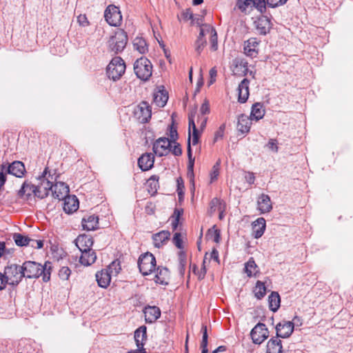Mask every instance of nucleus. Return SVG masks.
<instances>
[{
	"label": "nucleus",
	"mask_w": 353,
	"mask_h": 353,
	"mask_svg": "<svg viewBox=\"0 0 353 353\" xmlns=\"http://www.w3.org/2000/svg\"><path fill=\"white\" fill-rule=\"evenodd\" d=\"M76 246L80 251L91 250L93 245V240L92 236L87 234L79 235L74 241Z\"/></svg>",
	"instance_id": "nucleus-21"
},
{
	"label": "nucleus",
	"mask_w": 353,
	"mask_h": 353,
	"mask_svg": "<svg viewBox=\"0 0 353 353\" xmlns=\"http://www.w3.org/2000/svg\"><path fill=\"white\" fill-rule=\"evenodd\" d=\"M99 218L94 214L89 215L82 219V226L84 230H94L98 228Z\"/></svg>",
	"instance_id": "nucleus-34"
},
{
	"label": "nucleus",
	"mask_w": 353,
	"mask_h": 353,
	"mask_svg": "<svg viewBox=\"0 0 353 353\" xmlns=\"http://www.w3.org/2000/svg\"><path fill=\"white\" fill-rule=\"evenodd\" d=\"M170 142L175 143L176 139H178V133L176 128H174L172 125L170 126V138H168Z\"/></svg>",
	"instance_id": "nucleus-54"
},
{
	"label": "nucleus",
	"mask_w": 353,
	"mask_h": 353,
	"mask_svg": "<svg viewBox=\"0 0 353 353\" xmlns=\"http://www.w3.org/2000/svg\"><path fill=\"white\" fill-rule=\"evenodd\" d=\"M121 270V267L120 263L118 261H114L109 265L106 270L110 272V275L113 274L116 276L119 273Z\"/></svg>",
	"instance_id": "nucleus-43"
},
{
	"label": "nucleus",
	"mask_w": 353,
	"mask_h": 353,
	"mask_svg": "<svg viewBox=\"0 0 353 353\" xmlns=\"http://www.w3.org/2000/svg\"><path fill=\"white\" fill-rule=\"evenodd\" d=\"M282 344L279 337H272L267 343L266 353H282Z\"/></svg>",
	"instance_id": "nucleus-32"
},
{
	"label": "nucleus",
	"mask_w": 353,
	"mask_h": 353,
	"mask_svg": "<svg viewBox=\"0 0 353 353\" xmlns=\"http://www.w3.org/2000/svg\"><path fill=\"white\" fill-rule=\"evenodd\" d=\"M201 332H202V341L201 343V347L202 349L201 353H208V328L207 325H203L201 327Z\"/></svg>",
	"instance_id": "nucleus-41"
},
{
	"label": "nucleus",
	"mask_w": 353,
	"mask_h": 353,
	"mask_svg": "<svg viewBox=\"0 0 353 353\" xmlns=\"http://www.w3.org/2000/svg\"><path fill=\"white\" fill-rule=\"evenodd\" d=\"M201 26L205 32V34H212L214 33V32H216L215 28L209 24H201Z\"/></svg>",
	"instance_id": "nucleus-62"
},
{
	"label": "nucleus",
	"mask_w": 353,
	"mask_h": 353,
	"mask_svg": "<svg viewBox=\"0 0 353 353\" xmlns=\"http://www.w3.org/2000/svg\"><path fill=\"white\" fill-rule=\"evenodd\" d=\"M80 252H81V255L79 261L82 265L89 266L95 262L97 254L94 250L91 249L85 251L81 250Z\"/></svg>",
	"instance_id": "nucleus-28"
},
{
	"label": "nucleus",
	"mask_w": 353,
	"mask_h": 353,
	"mask_svg": "<svg viewBox=\"0 0 353 353\" xmlns=\"http://www.w3.org/2000/svg\"><path fill=\"white\" fill-rule=\"evenodd\" d=\"M268 147L272 151L277 152H278V146L277 142L275 139H270L268 143Z\"/></svg>",
	"instance_id": "nucleus-61"
},
{
	"label": "nucleus",
	"mask_w": 353,
	"mask_h": 353,
	"mask_svg": "<svg viewBox=\"0 0 353 353\" xmlns=\"http://www.w3.org/2000/svg\"><path fill=\"white\" fill-rule=\"evenodd\" d=\"M104 17L107 23L111 26H119L122 21V15L118 7L110 5L104 12Z\"/></svg>",
	"instance_id": "nucleus-8"
},
{
	"label": "nucleus",
	"mask_w": 353,
	"mask_h": 353,
	"mask_svg": "<svg viewBox=\"0 0 353 353\" xmlns=\"http://www.w3.org/2000/svg\"><path fill=\"white\" fill-rule=\"evenodd\" d=\"M134 114L141 123H145L151 118V107L148 102L142 101L137 107Z\"/></svg>",
	"instance_id": "nucleus-11"
},
{
	"label": "nucleus",
	"mask_w": 353,
	"mask_h": 353,
	"mask_svg": "<svg viewBox=\"0 0 353 353\" xmlns=\"http://www.w3.org/2000/svg\"><path fill=\"white\" fill-rule=\"evenodd\" d=\"M133 46L134 49L141 54H145L148 50L145 40L141 37H136L133 41Z\"/></svg>",
	"instance_id": "nucleus-37"
},
{
	"label": "nucleus",
	"mask_w": 353,
	"mask_h": 353,
	"mask_svg": "<svg viewBox=\"0 0 353 353\" xmlns=\"http://www.w3.org/2000/svg\"><path fill=\"white\" fill-rule=\"evenodd\" d=\"M266 0H254L252 7L256 8L261 13H263L266 10Z\"/></svg>",
	"instance_id": "nucleus-45"
},
{
	"label": "nucleus",
	"mask_w": 353,
	"mask_h": 353,
	"mask_svg": "<svg viewBox=\"0 0 353 353\" xmlns=\"http://www.w3.org/2000/svg\"><path fill=\"white\" fill-rule=\"evenodd\" d=\"M22 272L24 277L28 279H36L42 276L44 282H48L50 279L52 265L50 262H46L44 265L39 263L28 261L21 265Z\"/></svg>",
	"instance_id": "nucleus-1"
},
{
	"label": "nucleus",
	"mask_w": 353,
	"mask_h": 353,
	"mask_svg": "<svg viewBox=\"0 0 353 353\" xmlns=\"http://www.w3.org/2000/svg\"><path fill=\"white\" fill-rule=\"evenodd\" d=\"M168 99V93L164 90L158 91L154 97V102L160 107H163Z\"/></svg>",
	"instance_id": "nucleus-39"
},
{
	"label": "nucleus",
	"mask_w": 353,
	"mask_h": 353,
	"mask_svg": "<svg viewBox=\"0 0 353 353\" xmlns=\"http://www.w3.org/2000/svg\"><path fill=\"white\" fill-rule=\"evenodd\" d=\"M154 162V157L152 153H145L142 154L138 159V165L142 171L150 170Z\"/></svg>",
	"instance_id": "nucleus-19"
},
{
	"label": "nucleus",
	"mask_w": 353,
	"mask_h": 353,
	"mask_svg": "<svg viewBox=\"0 0 353 353\" xmlns=\"http://www.w3.org/2000/svg\"><path fill=\"white\" fill-rule=\"evenodd\" d=\"M259 42L256 38H251L245 42L244 53L248 57H256L258 54Z\"/></svg>",
	"instance_id": "nucleus-23"
},
{
	"label": "nucleus",
	"mask_w": 353,
	"mask_h": 353,
	"mask_svg": "<svg viewBox=\"0 0 353 353\" xmlns=\"http://www.w3.org/2000/svg\"><path fill=\"white\" fill-rule=\"evenodd\" d=\"M269 307L270 310L276 312L281 303V298L278 292H272L268 296Z\"/></svg>",
	"instance_id": "nucleus-35"
},
{
	"label": "nucleus",
	"mask_w": 353,
	"mask_h": 353,
	"mask_svg": "<svg viewBox=\"0 0 353 353\" xmlns=\"http://www.w3.org/2000/svg\"><path fill=\"white\" fill-rule=\"evenodd\" d=\"M252 121L248 116L244 114L239 115L237 121L238 130L243 134L248 133L250 130Z\"/></svg>",
	"instance_id": "nucleus-26"
},
{
	"label": "nucleus",
	"mask_w": 353,
	"mask_h": 353,
	"mask_svg": "<svg viewBox=\"0 0 353 353\" xmlns=\"http://www.w3.org/2000/svg\"><path fill=\"white\" fill-rule=\"evenodd\" d=\"M208 235L210 236L214 242L219 243L221 232L219 230L215 228V226H213L212 228L208 230Z\"/></svg>",
	"instance_id": "nucleus-44"
},
{
	"label": "nucleus",
	"mask_w": 353,
	"mask_h": 353,
	"mask_svg": "<svg viewBox=\"0 0 353 353\" xmlns=\"http://www.w3.org/2000/svg\"><path fill=\"white\" fill-rule=\"evenodd\" d=\"M181 17L184 21H188L193 19V14L190 9H186L182 12Z\"/></svg>",
	"instance_id": "nucleus-59"
},
{
	"label": "nucleus",
	"mask_w": 353,
	"mask_h": 353,
	"mask_svg": "<svg viewBox=\"0 0 353 353\" xmlns=\"http://www.w3.org/2000/svg\"><path fill=\"white\" fill-rule=\"evenodd\" d=\"M246 181L249 184H253L255 181V176L252 172H248L245 176Z\"/></svg>",
	"instance_id": "nucleus-64"
},
{
	"label": "nucleus",
	"mask_w": 353,
	"mask_h": 353,
	"mask_svg": "<svg viewBox=\"0 0 353 353\" xmlns=\"http://www.w3.org/2000/svg\"><path fill=\"white\" fill-rule=\"evenodd\" d=\"M6 165H1V171L0 172V186H3L6 181V173L3 171L6 170Z\"/></svg>",
	"instance_id": "nucleus-60"
},
{
	"label": "nucleus",
	"mask_w": 353,
	"mask_h": 353,
	"mask_svg": "<svg viewBox=\"0 0 353 353\" xmlns=\"http://www.w3.org/2000/svg\"><path fill=\"white\" fill-rule=\"evenodd\" d=\"M265 113L263 105L261 103H255L252 105L250 118L252 121H258L263 118Z\"/></svg>",
	"instance_id": "nucleus-29"
},
{
	"label": "nucleus",
	"mask_w": 353,
	"mask_h": 353,
	"mask_svg": "<svg viewBox=\"0 0 353 353\" xmlns=\"http://www.w3.org/2000/svg\"><path fill=\"white\" fill-rule=\"evenodd\" d=\"M127 43V33L121 29L117 30L114 34L112 36L108 41L109 48L111 51L117 54L123 50Z\"/></svg>",
	"instance_id": "nucleus-6"
},
{
	"label": "nucleus",
	"mask_w": 353,
	"mask_h": 353,
	"mask_svg": "<svg viewBox=\"0 0 353 353\" xmlns=\"http://www.w3.org/2000/svg\"><path fill=\"white\" fill-rule=\"evenodd\" d=\"M63 200H64L63 210L66 213H72L79 208V201L75 196H70L68 195Z\"/></svg>",
	"instance_id": "nucleus-27"
},
{
	"label": "nucleus",
	"mask_w": 353,
	"mask_h": 353,
	"mask_svg": "<svg viewBox=\"0 0 353 353\" xmlns=\"http://www.w3.org/2000/svg\"><path fill=\"white\" fill-rule=\"evenodd\" d=\"M258 210L261 214L269 212L272 209L270 197L268 194H261L257 200Z\"/></svg>",
	"instance_id": "nucleus-20"
},
{
	"label": "nucleus",
	"mask_w": 353,
	"mask_h": 353,
	"mask_svg": "<svg viewBox=\"0 0 353 353\" xmlns=\"http://www.w3.org/2000/svg\"><path fill=\"white\" fill-rule=\"evenodd\" d=\"M276 336L279 338H288L294 331V323L291 321H283L276 326Z\"/></svg>",
	"instance_id": "nucleus-13"
},
{
	"label": "nucleus",
	"mask_w": 353,
	"mask_h": 353,
	"mask_svg": "<svg viewBox=\"0 0 353 353\" xmlns=\"http://www.w3.org/2000/svg\"><path fill=\"white\" fill-rule=\"evenodd\" d=\"M252 235L255 239L262 236L265 230V220L264 218H258L252 224Z\"/></svg>",
	"instance_id": "nucleus-25"
},
{
	"label": "nucleus",
	"mask_w": 353,
	"mask_h": 353,
	"mask_svg": "<svg viewBox=\"0 0 353 353\" xmlns=\"http://www.w3.org/2000/svg\"><path fill=\"white\" fill-rule=\"evenodd\" d=\"M37 194V188L35 185H32L31 183L25 181L18 192V195L21 198L28 199L32 194L36 196Z\"/></svg>",
	"instance_id": "nucleus-24"
},
{
	"label": "nucleus",
	"mask_w": 353,
	"mask_h": 353,
	"mask_svg": "<svg viewBox=\"0 0 353 353\" xmlns=\"http://www.w3.org/2000/svg\"><path fill=\"white\" fill-rule=\"evenodd\" d=\"M250 336L254 343L260 345L268 339L269 331L264 323H258L251 330Z\"/></svg>",
	"instance_id": "nucleus-9"
},
{
	"label": "nucleus",
	"mask_w": 353,
	"mask_h": 353,
	"mask_svg": "<svg viewBox=\"0 0 353 353\" xmlns=\"http://www.w3.org/2000/svg\"><path fill=\"white\" fill-rule=\"evenodd\" d=\"M210 43L211 50L213 51H216L218 49V41H217L216 32H214V33L210 34Z\"/></svg>",
	"instance_id": "nucleus-50"
},
{
	"label": "nucleus",
	"mask_w": 353,
	"mask_h": 353,
	"mask_svg": "<svg viewBox=\"0 0 353 353\" xmlns=\"http://www.w3.org/2000/svg\"><path fill=\"white\" fill-rule=\"evenodd\" d=\"M152 149L157 156H165L171 150V142L168 138L161 137L154 143Z\"/></svg>",
	"instance_id": "nucleus-10"
},
{
	"label": "nucleus",
	"mask_w": 353,
	"mask_h": 353,
	"mask_svg": "<svg viewBox=\"0 0 353 353\" xmlns=\"http://www.w3.org/2000/svg\"><path fill=\"white\" fill-rule=\"evenodd\" d=\"M125 64L120 57H114L106 68V74L110 79H119L125 71Z\"/></svg>",
	"instance_id": "nucleus-3"
},
{
	"label": "nucleus",
	"mask_w": 353,
	"mask_h": 353,
	"mask_svg": "<svg viewBox=\"0 0 353 353\" xmlns=\"http://www.w3.org/2000/svg\"><path fill=\"white\" fill-rule=\"evenodd\" d=\"M138 266L140 272L143 276L150 274L154 272L157 268V261L154 256L150 252L141 254L138 260Z\"/></svg>",
	"instance_id": "nucleus-5"
},
{
	"label": "nucleus",
	"mask_w": 353,
	"mask_h": 353,
	"mask_svg": "<svg viewBox=\"0 0 353 353\" xmlns=\"http://www.w3.org/2000/svg\"><path fill=\"white\" fill-rule=\"evenodd\" d=\"M253 292L257 299L260 300L263 299L266 294V287L265 283L261 281H257Z\"/></svg>",
	"instance_id": "nucleus-38"
},
{
	"label": "nucleus",
	"mask_w": 353,
	"mask_h": 353,
	"mask_svg": "<svg viewBox=\"0 0 353 353\" xmlns=\"http://www.w3.org/2000/svg\"><path fill=\"white\" fill-rule=\"evenodd\" d=\"M147 339V328L145 325L139 327L134 332V340L137 347L144 346Z\"/></svg>",
	"instance_id": "nucleus-30"
},
{
	"label": "nucleus",
	"mask_w": 353,
	"mask_h": 353,
	"mask_svg": "<svg viewBox=\"0 0 353 353\" xmlns=\"http://www.w3.org/2000/svg\"><path fill=\"white\" fill-rule=\"evenodd\" d=\"M6 172L16 177L21 178L26 172L24 164L19 161H15L6 168Z\"/></svg>",
	"instance_id": "nucleus-16"
},
{
	"label": "nucleus",
	"mask_w": 353,
	"mask_h": 353,
	"mask_svg": "<svg viewBox=\"0 0 353 353\" xmlns=\"http://www.w3.org/2000/svg\"><path fill=\"white\" fill-rule=\"evenodd\" d=\"M77 21L80 26L83 27L88 26L89 25V21L85 14L79 15L77 17Z\"/></svg>",
	"instance_id": "nucleus-57"
},
{
	"label": "nucleus",
	"mask_w": 353,
	"mask_h": 353,
	"mask_svg": "<svg viewBox=\"0 0 353 353\" xmlns=\"http://www.w3.org/2000/svg\"><path fill=\"white\" fill-rule=\"evenodd\" d=\"M30 246L37 249H41L43 246V241L30 239Z\"/></svg>",
	"instance_id": "nucleus-56"
},
{
	"label": "nucleus",
	"mask_w": 353,
	"mask_h": 353,
	"mask_svg": "<svg viewBox=\"0 0 353 353\" xmlns=\"http://www.w3.org/2000/svg\"><path fill=\"white\" fill-rule=\"evenodd\" d=\"M154 281L156 283L168 285L170 278L169 270L165 267L159 266L156 268Z\"/></svg>",
	"instance_id": "nucleus-17"
},
{
	"label": "nucleus",
	"mask_w": 353,
	"mask_h": 353,
	"mask_svg": "<svg viewBox=\"0 0 353 353\" xmlns=\"http://www.w3.org/2000/svg\"><path fill=\"white\" fill-rule=\"evenodd\" d=\"M13 239L18 246H30V238L28 236H23L19 233H15L13 235Z\"/></svg>",
	"instance_id": "nucleus-40"
},
{
	"label": "nucleus",
	"mask_w": 353,
	"mask_h": 353,
	"mask_svg": "<svg viewBox=\"0 0 353 353\" xmlns=\"http://www.w3.org/2000/svg\"><path fill=\"white\" fill-rule=\"evenodd\" d=\"M22 267L17 264L7 265L4 269V272L10 280V285L12 286L17 285L24 277L21 270Z\"/></svg>",
	"instance_id": "nucleus-7"
},
{
	"label": "nucleus",
	"mask_w": 353,
	"mask_h": 353,
	"mask_svg": "<svg viewBox=\"0 0 353 353\" xmlns=\"http://www.w3.org/2000/svg\"><path fill=\"white\" fill-rule=\"evenodd\" d=\"M288 0H266L268 6L274 8L281 6L287 3Z\"/></svg>",
	"instance_id": "nucleus-48"
},
{
	"label": "nucleus",
	"mask_w": 353,
	"mask_h": 353,
	"mask_svg": "<svg viewBox=\"0 0 353 353\" xmlns=\"http://www.w3.org/2000/svg\"><path fill=\"white\" fill-rule=\"evenodd\" d=\"M172 151V154L175 156H180L182 154V150L180 147V145L177 143H174V145L173 148L170 150Z\"/></svg>",
	"instance_id": "nucleus-63"
},
{
	"label": "nucleus",
	"mask_w": 353,
	"mask_h": 353,
	"mask_svg": "<svg viewBox=\"0 0 353 353\" xmlns=\"http://www.w3.org/2000/svg\"><path fill=\"white\" fill-rule=\"evenodd\" d=\"M189 135H188V156L189 159V163L188 166V175L190 176L191 178L194 176V159L192 158V150H191V145H190V140H191V131L190 129L192 128V130H194V128H196L194 118L193 114H191L189 115Z\"/></svg>",
	"instance_id": "nucleus-12"
},
{
	"label": "nucleus",
	"mask_w": 353,
	"mask_h": 353,
	"mask_svg": "<svg viewBox=\"0 0 353 353\" xmlns=\"http://www.w3.org/2000/svg\"><path fill=\"white\" fill-rule=\"evenodd\" d=\"M170 233L168 230H162L152 236L154 245L157 248H161L170 239Z\"/></svg>",
	"instance_id": "nucleus-31"
},
{
	"label": "nucleus",
	"mask_w": 353,
	"mask_h": 353,
	"mask_svg": "<svg viewBox=\"0 0 353 353\" xmlns=\"http://www.w3.org/2000/svg\"><path fill=\"white\" fill-rule=\"evenodd\" d=\"M96 279L99 287L106 288L110 283L111 275L106 270H103L96 274Z\"/></svg>",
	"instance_id": "nucleus-33"
},
{
	"label": "nucleus",
	"mask_w": 353,
	"mask_h": 353,
	"mask_svg": "<svg viewBox=\"0 0 353 353\" xmlns=\"http://www.w3.org/2000/svg\"><path fill=\"white\" fill-rule=\"evenodd\" d=\"M250 81L248 79H243L238 87V101L243 103L247 101L249 92Z\"/></svg>",
	"instance_id": "nucleus-22"
},
{
	"label": "nucleus",
	"mask_w": 353,
	"mask_h": 353,
	"mask_svg": "<svg viewBox=\"0 0 353 353\" xmlns=\"http://www.w3.org/2000/svg\"><path fill=\"white\" fill-rule=\"evenodd\" d=\"M206 45V40L197 39L195 41V51L199 54Z\"/></svg>",
	"instance_id": "nucleus-49"
},
{
	"label": "nucleus",
	"mask_w": 353,
	"mask_h": 353,
	"mask_svg": "<svg viewBox=\"0 0 353 353\" xmlns=\"http://www.w3.org/2000/svg\"><path fill=\"white\" fill-rule=\"evenodd\" d=\"M69 187L63 182H56L52 189V196L59 199L63 200L69 195Z\"/></svg>",
	"instance_id": "nucleus-15"
},
{
	"label": "nucleus",
	"mask_w": 353,
	"mask_h": 353,
	"mask_svg": "<svg viewBox=\"0 0 353 353\" xmlns=\"http://www.w3.org/2000/svg\"><path fill=\"white\" fill-rule=\"evenodd\" d=\"M256 29L260 34H267L272 28V23L269 17L262 15L254 22Z\"/></svg>",
	"instance_id": "nucleus-14"
},
{
	"label": "nucleus",
	"mask_w": 353,
	"mask_h": 353,
	"mask_svg": "<svg viewBox=\"0 0 353 353\" xmlns=\"http://www.w3.org/2000/svg\"><path fill=\"white\" fill-rule=\"evenodd\" d=\"M257 268L258 266L252 257H251L245 264V272L248 277H251L252 276H256V273L258 272Z\"/></svg>",
	"instance_id": "nucleus-36"
},
{
	"label": "nucleus",
	"mask_w": 353,
	"mask_h": 353,
	"mask_svg": "<svg viewBox=\"0 0 353 353\" xmlns=\"http://www.w3.org/2000/svg\"><path fill=\"white\" fill-rule=\"evenodd\" d=\"M10 285V280L5 272H0V290H3L6 288V285Z\"/></svg>",
	"instance_id": "nucleus-52"
},
{
	"label": "nucleus",
	"mask_w": 353,
	"mask_h": 353,
	"mask_svg": "<svg viewBox=\"0 0 353 353\" xmlns=\"http://www.w3.org/2000/svg\"><path fill=\"white\" fill-rule=\"evenodd\" d=\"M54 174L55 172L51 174L48 168H46L41 175L39 176V183L36 185L37 188V197L43 199L49 194L50 191L52 192L53 183L57 181V176H54Z\"/></svg>",
	"instance_id": "nucleus-2"
},
{
	"label": "nucleus",
	"mask_w": 353,
	"mask_h": 353,
	"mask_svg": "<svg viewBox=\"0 0 353 353\" xmlns=\"http://www.w3.org/2000/svg\"><path fill=\"white\" fill-rule=\"evenodd\" d=\"M200 112L203 115H205L210 112V105L208 101L205 100V101L201 106Z\"/></svg>",
	"instance_id": "nucleus-58"
},
{
	"label": "nucleus",
	"mask_w": 353,
	"mask_h": 353,
	"mask_svg": "<svg viewBox=\"0 0 353 353\" xmlns=\"http://www.w3.org/2000/svg\"><path fill=\"white\" fill-rule=\"evenodd\" d=\"M219 166L220 162L217 161L214 166L212 167V170L210 172V182L212 183L214 181L216 180L219 174Z\"/></svg>",
	"instance_id": "nucleus-47"
},
{
	"label": "nucleus",
	"mask_w": 353,
	"mask_h": 353,
	"mask_svg": "<svg viewBox=\"0 0 353 353\" xmlns=\"http://www.w3.org/2000/svg\"><path fill=\"white\" fill-rule=\"evenodd\" d=\"M253 3H254V0H237L236 6L242 12H246L247 10L249 8L252 7Z\"/></svg>",
	"instance_id": "nucleus-42"
},
{
	"label": "nucleus",
	"mask_w": 353,
	"mask_h": 353,
	"mask_svg": "<svg viewBox=\"0 0 353 353\" xmlns=\"http://www.w3.org/2000/svg\"><path fill=\"white\" fill-rule=\"evenodd\" d=\"M200 132L197 128H194L192 134V143L193 145H196L199 143Z\"/></svg>",
	"instance_id": "nucleus-55"
},
{
	"label": "nucleus",
	"mask_w": 353,
	"mask_h": 353,
	"mask_svg": "<svg viewBox=\"0 0 353 353\" xmlns=\"http://www.w3.org/2000/svg\"><path fill=\"white\" fill-rule=\"evenodd\" d=\"M134 70L139 79L148 81L152 76V65L148 59L142 57L134 62Z\"/></svg>",
	"instance_id": "nucleus-4"
},
{
	"label": "nucleus",
	"mask_w": 353,
	"mask_h": 353,
	"mask_svg": "<svg viewBox=\"0 0 353 353\" xmlns=\"http://www.w3.org/2000/svg\"><path fill=\"white\" fill-rule=\"evenodd\" d=\"M145 320L147 323L155 322L161 316V310L157 306H147L143 310Z\"/></svg>",
	"instance_id": "nucleus-18"
},
{
	"label": "nucleus",
	"mask_w": 353,
	"mask_h": 353,
	"mask_svg": "<svg viewBox=\"0 0 353 353\" xmlns=\"http://www.w3.org/2000/svg\"><path fill=\"white\" fill-rule=\"evenodd\" d=\"M71 270L68 267H62L59 271V276L62 280H68L70 276Z\"/></svg>",
	"instance_id": "nucleus-46"
},
{
	"label": "nucleus",
	"mask_w": 353,
	"mask_h": 353,
	"mask_svg": "<svg viewBox=\"0 0 353 353\" xmlns=\"http://www.w3.org/2000/svg\"><path fill=\"white\" fill-rule=\"evenodd\" d=\"M173 243L175 245V246L181 249L183 248V241L181 239V235L179 232H176L173 236L172 239Z\"/></svg>",
	"instance_id": "nucleus-51"
},
{
	"label": "nucleus",
	"mask_w": 353,
	"mask_h": 353,
	"mask_svg": "<svg viewBox=\"0 0 353 353\" xmlns=\"http://www.w3.org/2000/svg\"><path fill=\"white\" fill-rule=\"evenodd\" d=\"M179 265L181 271L185 270L186 265V256L183 252H180L179 254Z\"/></svg>",
	"instance_id": "nucleus-53"
}]
</instances>
